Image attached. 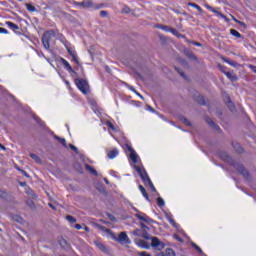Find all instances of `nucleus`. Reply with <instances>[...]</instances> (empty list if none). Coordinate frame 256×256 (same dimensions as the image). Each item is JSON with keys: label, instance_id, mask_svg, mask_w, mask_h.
<instances>
[{"label": "nucleus", "instance_id": "obj_1", "mask_svg": "<svg viewBox=\"0 0 256 256\" xmlns=\"http://www.w3.org/2000/svg\"><path fill=\"white\" fill-rule=\"evenodd\" d=\"M134 170H136L138 175H140L143 184L147 187H150L151 191L156 193L157 189L155 188L153 182H151L148 172H146L145 168L143 166L134 165Z\"/></svg>", "mask_w": 256, "mask_h": 256}, {"label": "nucleus", "instance_id": "obj_2", "mask_svg": "<svg viewBox=\"0 0 256 256\" xmlns=\"http://www.w3.org/2000/svg\"><path fill=\"white\" fill-rule=\"evenodd\" d=\"M220 158L221 160H224L226 163H230L232 166H234V168L236 170H238V172L244 176L245 179H248L249 177V172L243 167L242 164H239V163H233V160L231 159V157L226 154L225 152H222L220 154Z\"/></svg>", "mask_w": 256, "mask_h": 256}, {"label": "nucleus", "instance_id": "obj_3", "mask_svg": "<svg viewBox=\"0 0 256 256\" xmlns=\"http://www.w3.org/2000/svg\"><path fill=\"white\" fill-rule=\"evenodd\" d=\"M105 232H107V234H109V236H110V238H112V240L117 241L121 245H130L131 244V239L129 238V236L126 234L125 231H122L121 233H119L118 236H116V234L113 233L110 229H105Z\"/></svg>", "mask_w": 256, "mask_h": 256}, {"label": "nucleus", "instance_id": "obj_4", "mask_svg": "<svg viewBox=\"0 0 256 256\" xmlns=\"http://www.w3.org/2000/svg\"><path fill=\"white\" fill-rule=\"evenodd\" d=\"M60 35L62 34H57L55 30H48L47 32H44L42 36V43H43L44 49L46 50L50 49V41L52 40V38H55L56 36H58V39L61 40Z\"/></svg>", "mask_w": 256, "mask_h": 256}, {"label": "nucleus", "instance_id": "obj_5", "mask_svg": "<svg viewBox=\"0 0 256 256\" xmlns=\"http://www.w3.org/2000/svg\"><path fill=\"white\" fill-rule=\"evenodd\" d=\"M60 39H61V42L63 43V45H65L68 54H70V56L72 57V61H74L75 64H79L77 52H75L74 50H71L69 48L68 40L65 39L64 35H60Z\"/></svg>", "mask_w": 256, "mask_h": 256}, {"label": "nucleus", "instance_id": "obj_6", "mask_svg": "<svg viewBox=\"0 0 256 256\" xmlns=\"http://www.w3.org/2000/svg\"><path fill=\"white\" fill-rule=\"evenodd\" d=\"M75 84L82 94L87 95L89 93V83L87 80L76 79Z\"/></svg>", "mask_w": 256, "mask_h": 256}, {"label": "nucleus", "instance_id": "obj_7", "mask_svg": "<svg viewBox=\"0 0 256 256\" xmlns=\"http://www.w3.org/2000/svg\"><path fill=\"white\" fill-rule=\"evenodd\" d=\"M134 236L142 237L145 240H150V234L145 229H136L132 232Z\"/></svg>", "mask_w": 256, "mask_h": 256}, {"label": "nucleus", "instance_id": "obj_8", "mask_svg": "<svg viewBox=\"0 0 256 256\" xmlns=\"http://www.w3.org/2000/svg\"><path fill=\"white\" fill-rule=\"evenodd\" d=\"M134 216L143 223H153V220L143 212H138Z\"/></svg>", "mask_w": 256, "mask_h": 256}, {"label": "nucleus", "instance_id": "obj_9", "mask_svg": "<svg viewBox=\"0 0 256 256\" xmlns=\"http://www.w3.org/2000/svg\"><path fill=\"white\" fill-rule=\"evenodd\" d=\"M76 5L83 9H92L94 4L91 0H84L82 2H76Z\"/></svg>", "mask_w": 256, "mask_h": 256}, {"label": "nucleus", "instance_id": "obj_10", "mask_svg": "<svg viewBox=\"0 0 256 256\" xmlns=\"http://www.w3.org/2000/svg\"><path fill=\"white\" fill-rule=\"evenodd\" d=\"M150 240L152 241L151 247L154 249H162V242L157 237H150Z\"/></svg>", "mask_w": 256, "mask_h": 256}, {"label": "nucleus", "instance_id": "obj_11", "mask_svg": "<svg viewBox=\"0 0 256 256\" xmlns=\"http://www.w3.org/2000/svg\"><path fill=\"white\" fill-rule=\"evenodd\" d=\"M166 220L170 223L171 226H173L175 229H179V224L176 223V221L173 219V215L171 213L165 214Z\"/></svg>", "mask_w": 256, "mask_h": 256}, {"label": "nucleus", "instance_id": "obj_12", "mask_svg": "<svg viewBox=\"0 0 256 256\" xmlns=\"http://www.w3.org/2000/svg\"><path fill=\"white\" fill-rule=\"evenodd\" d=\"M134 242L141 249H150V245H149V243L147 241H144L142 239H136V240H134Z\"/></svg>", "mask_w": 256, "mask_h": 256}, {"label": "nucleus", "instance_id": "obj_13", "mask_svg": "<svg viewBox=\"0 0 256 256\" xmlns=\"http://www.w3.org/2000/svg\"><path fill=\"white\" fill-rule=\"evenodd\" d=\"M61 63L63 65V67H65L66 71H68V73H72L74 75L77 74V72L74 71V69L71 67V65L69 64L68 61H66L64 58H61Z\"/></svg>", "mask_w": 256, "mask_h": 256}, {"label": "nucleus", "instance_id": "obj_14", "mask_svg": "<svg viewBox=\"0 0 256 256\" xmlns=\"http://www.w3.org/2000/svg\"><path fill=\"white\" fill-rule=\"evenodd\" d=\"M96 248H98L100 251H102L103 253H106L108 254L109 253V250L106 246H104V244L102 242H94Z\"/></svg>", "mask_w": 256, "mask_h": 256}, {"label": "nucleus", "instance_id": "obj_15", "mask_svg": "<svg viewBox=\"0 0 256 256\" xmlns=\"http://www.w3.org/2000/svg\"><path fill=\"white\" fill-rule=\"evenodd\" d=\"M128 151L131 152L130 158L133 163H138L139 162V155L136 154L135 150L128 148Z\"/></svg>", "mask_w": 256, "mask_h": 256}, {"label": "nucleus", "instance_id": "obj_16", "mask_svg": "<svg viewBox=\"0 0 256 256\" xmlns=\"http://www.w3.org/2000/svg\"><path fill=\"white\" fill-rule=\"evenodd\" d=\"M118 153L117 148H113V150L108 151L107 156L110 160H113L118 156Z\"/></svg>", "mask_w": 256, "mask_h": 256}, {"label": "nucleus", "instance_id": "obj_17", "mask_svg": "<svg viewBox=\"0 0 256 256\" xmlns=\"http://www.w3.org/2000/svg\"><path fill=\"white\" fill-rule=\"evenodd\" d=\"M227 79H230L231 82H237L238 76L234 74V72H225Z\"/></svg>", "mask_w": 256, "mask_h": 256}, {"label": "nucleus", "instance_id": "obj_18", "mask_svg": "<svg viewBox=\"0 0 256 256\" xmlns=\"http://www.w3.org/2000/svg\"><path fill=\"white\" fill-rule=\"evenodd\" d=\"M85 169L88 171L91 175L98 176V172L89 164H85Z\"/></svg>", "mask_w": 256, "mask_h": 256}, {"label": "nucleus", "instance_id": "obj_19", "mask_svg": "<svg viewBox=\"0 0 256 256\" xmlns=\"http://www.w3.org/2000/svg\"><path fill=\"white\" fill-rule=\"evenodd\" d=\"M6 26L9 27L10 30H13V31H18L19 30V26L17 24H14L13 22H6Z\"/></svg>", "mask_w": 256, "mask_h": 256}, {"label": "nucleus", "instance_id": "obj_20", "mask_svg": "<svg viewBox=\"0 0 256 256\" xmlns=\"http://www.w3.org/2000/svg\"><path fill=\"white\" fill-rule=\"evenodd\" d=\"M138 189H140L142 196L145 197L146 201H149V195L146 192L145 188L143 185L138 186Z\"/></svg>", "mask_w": 256, "mask_h": 256}, {"label": "nucleus", "instance_id": "obj_21", "mask_svg": "<svg viewBox=\"0 0 256 256\" xmlns=\"http://www.w3.org/2000/svg\"><path fill=\"white\" fill-rule=\"evenodd\" d=\"M188 6L196 9L199 13H202V8L200 6H198L196 3H193V2H189L188 3Z\"/></svg>", "mask_w": 256, "mask_h": 256}, {"label": "nucleus", "instance_id": "obj_22", "mask_svg": "<svg viewBox=\"0 0 256 256\" xmlns=\"http://www.w3.org/2000/svg\"><path fill=\"white\" fill-rule=\"evenodd\" d=\"M54 139H56L58 142H60L62 145H63V147H67L66 146V140H65V138H60L59 136H57V135H54Z\"/></svg>", "mask_w": 256, "mask_h": 256}, {"label": "nucleus", "instance_id": "obj_23", "mask_svg": "<svg viewBox=\"0 0 256 256\" xmlns=\"http://www.w3.org/2000/svg\"><path fill=\"white\" fill-rule=\"evenodd\" d=\"M211 12L215 13L217 17L225 19L226 21H228V18L221 12L216 11V10H211Z\"/></svg>", "mask_w": 256, "mask_h": 256}, {"label": "nucleus", "instance_id": "obj_24", "mask_svg": "<svg viewBox=\"0 0 256 256\" xmlns=\"http://www.w3.org/2000/svg\"><path fill=\"white\" fill-rule=\"evenodd\" d=\"M230 33L232 36L236 37V38H242V35L235 29H231Z\"/></svg>", "mask_w": 256, "mask_h": 256}, {"label": "nucleus", "instance_id": "obj_25", "mask_svg": "<svg viewBox=\"0 0 256 256\" xmlns=\"http://www.w3.org/2000/svg\"><path fill=\"white\" fill-rule=\"evenodd\" d=\"M30 158H32L35 163H41V159L39 156H37L36 154H30Z\"/></svg>", "mask_w": 256, "mask_h": 256}, {"label": "nucleus", "instance_id": "obj_26", "mask_svg": "<svg viewBox=\"0 0 256 256\" xmlns=\"http://www.w3.org/2000/svg\"><path fill=\"white\" fill-rule=\"evenodd\" d=\"M157 206H159L160 208H163L165 206L163 198H157Z\"/></svg>", "mask_w": 256, "mask_h": 256}, {"label": "nucleus", "instance_id": "obj_27", "mask_svg": "<svg viewBox=\"0 0 256 256\" xmlns=\"http://www.w3.org/2000/svg\"><path fill=\"white\" fill-rule=\"evenodd\" d=\"M224 61L228 63L231 67H237L238 63L236 61H229L228 59L224 58Z\"/></svg>", "mask_w": 256, "mask_h": 256}, {"label": "nucleus", "instance_id": "obj_28", "mask_svg": "<svg viewBox=\"0 0 256 256\" xmlns=\"http://www.w3.org/2000/svg\"><path fill=\"white\" fill-rule=\"evenodd\" d=\"M66 220L70 223H77V219H75V217L67 215L66 216Z\"/></svg>", "mask_w": 256, "mask_h": 256}, {"label": "nucleus", "instance_id": "obj_29", "mask_svg": "<svg viewBox=\"0 0 256 256\" xmlns=\"http://www.w3.org/2000/svg\"><path fill=\"white\" fill-rule=\"evenodd\" d=\"M234 149H235L236 152H238V153H243V148H242V146H240L238 143H236V144L234 145Z\"/></svg>", "mask_w": 256, "mask_h": 256}, {"label": "nucleus", "instance_id": "obj_30", "mask_svg": "<svg viewBox=\"0 0 256 256\" xmlns=\"http://www.w3.org/2000/svg\"><path fill=\"white\" fill-rule=\"evenodd\" d=\"M192 247L196 249L199 254H202V256H206L205 254H203L201 248L197 246L195 243H192Z\"/></svg>", "mask_w": 256, "mask_h": 256}, {"label": "nucleus", "instance_id": "obj_31", "mask_svg": "<svg viewBox=\"0 0 256 256\" xmlns=\"http://www.w3.org/2000/svg\"><path fill=\"white\" fill-rule=\"evenodd\" d=\"M227 107L230 108L231 112L234 111V105L233 102H231L230 98H227Z\"/></svg>", "mask_w": 256, "mask_h": 256}, {"label": "nucleus", "instance_id": "obj_32", "mask_svg": "<svg viewBox=\"0 0 256 256\" xmlns=\"http://www.w3.org/2000/svg\"><path fill=\"white\" fill-rule=\"evenodd\" d=\"M26 9H27L29 12H36L35 6H32L31 4H26Z\"/></svg>", "mask_w": 256, "mask_h": 256}, {"label": "nucleus", "instance_id": "obj_33", "mask_svg": "<svg viewBox=\"0 0 256 256\" xmlns=\"http://www.w3.org/2000/svg\"><path fill=\"white\" fill-rule=\"evenodd\" d=\"M60 245L63 249H65L66 247H68V242H66L65 239H61L60 240Z\"/></svg>", "mask_w": 256, "mask_h": 256}, {"label": "nucleus", "instance_id": "obj_34", "mask_svg": "<svg viewBox=\"0 0 256 256\" xmlns=\"http://www.w3.org/2000/svg\"><path fill=\"white\" fill-rule=\"evenodd\" d=\"M183 123H184V125H186V126H191V122L189 121V120H187V118H185V117H182V119H180Z\"/></svg>", "mask_w": 256, "mask_h": 256}, {"label": "nucleus", "instance_id": "obj_35", "mask_svg": "<svg viewBox=\"0 0 256 256\" xmlns=\"http://www.w3.org/2000/svg\"><path fill=\"white\" fill-rule=\"evenodd\" d=\"M171 27H169V26H167V25H164L163 27H161V30L162 31H165V32H167V33H169L170 31H171Z\"/></svg>", "mask_w": 256, "mask_h": 256}, {"label": "nucleus", "instance_id": "obj_36", "mask_svg": "<svg viewBox=\"0 0 256 256\" xmlns=\"http://www.w3.org/2000/svg\"><path fill=\"white\" fill-rule=\"evenodd\" d=\"M207 123H208V125H210L211 127L217 129L216 124H215L214 121H212L211 119H208V120H207Z\"/></svg>", "mask_w": 256, "mask_h": 256}, {"label": "nucleus", "instance_id": "obj_37", "mask_svg": "<svg viewBox=\"0 0 256 256\" xmlns=\"http://www.w3.org/2000/svg\"><path fill=\"white\" fill-rule=\"evenodd\" d=\"M108 219L110 220V221H112V222H116L117 220H116V217L114 216V215H112V214H108Z\"/></svg>", "mask_w": 256, "mask_h": 256}, {"label": "nucleus", "instance_id": "obj_38", "mask_svg": "<svg viewBox=\"0 0 256 256\" xmlns=\"http://www.w3.org/2000/svg\"><path fill=\"white\" fill-rule=\"evenodd\" d=\"M169 33H171V34H173V35H175V36H178V35H179V32H178L176 29H174V28H172V29L169 31Z\"/></svg>", "mask_w": 256, "mask_h": 256}, {"label": "nucleus", "instance_id": "obj_39", "mask_svg": "<svg viewBox=\"0 0 256 256\" xmlns=\"http://www.w3.org/2000/svg\"><path fill=\"white\" fill-rule=\"evenodd\" d=\"M175 70L178 71V74H179L180 76H182L183 78L186 77V76H185V72H182L181 69L175 68Z\"/></svg>", "mask_w": 256, "mask_h": 256}, {"label": "nucleus", "instance_id": "obj_40", "mask_svg": "<svg viewBox=\"0 0 256 256\" xmlns=\"http://www.w3.org/2000/svg\"><path fill=\"white\" fill-rule=\"evenodd\" d=\"M69 147H70V149H71L72 151L78 153V148H77V146H74V145L70 144Z\"/></svg>", "mask_w": 256, "mask_h": 256}, {"label": "nucleus", "instance_id": "obj_41", "mask_svg": "<svg viewBox=\"0 0 256 256\" xmlns=\"http://www.w3.org/2000/svg\"><path fill=\"white\" fill-rule=\"evenodd\" d=\"M107 126H108L110 129H112V131H115V126H114L110 121L107 122Z\"/></svg>", "mask_w": 256, "mask_h": 256}, {"label": "nucleus", "instance_id": "obj_42", "mask_svg": "<svg viewBox=\"0 0 256 256\" xmlns=\"http://www.w3.org/2000/svg\"><path fill=\"white\" fill-rule=\"evenodd\" d=\"M174 239H175L176 241H179V242H182V241H183L182 238H181L180 236H178L177 234H174Z\"/></svg>", "mask_w": 256, "mask_h": 256}, {"label": "nucleus", "instance_id": "obj_43", "mask_svg": "<svg viewBox=\"0 0 256 256\" xmlns=\"http://www.w3.org/2000/svg\"><path fill=\"white\" fill-rule=\"evenodd\" d=\"M122 12H123L124 14H127V13L130 12V8H129V7H124L123 10H122Z\"/></svg>", "mask_w": 256, "mask_h": 256}, {"label": "nucleus", "instance_id": "obj_44", "mask_svg": "<svg viewBox=\"0 0 256 256\" xmlns=\"http://www.w3.org/2000/svg\"><path fill=\"white\" fill-rule=\"evenodd\" d=\"M0 34H8V30L5 28H0Z\"/></svg>", "mask_w": 256, "mask_h": 256}, {"label": "nucleus", "instance_id": "obj_45", "mask_svg": "<svg viewBox=\"0 0 256 256\" xmlns=\"http://www.w3.org/2000/svg\"><path fill=\"white\" fill-rule=\"evenodd\" d=\"M138 256H151V255L147 252H140L138 253Z\"/></svg>", "mask_w": 256, "mask_h": 256}, {"label": "nucleus", "instance_id": "obj_46", "mask_svg": "<svg viewBox=\"0 0 256 256\" xmlns=\"http://www.w3.org/2000/svg\"><path fill=\"white\" fill-rule=\"evenodd\" d=\"M249 68L251 69V71H253L256 74V66L250 64Z\"/></svg>", "mask_w": 256, "mask_h": 256}, {"label": "nucleus", "instance_id": "obj_47", "mask_svg": "<svg viewBox=\"0 0 256 256\" xmlns=\"http://www.w3.org/2000/svg\"><path fill=\"white\" fill-rule=\"evenodd\" d=\"M107 15H108L107 11H104V10L100 11V16L106 17Z\"/></svg>", "mask_w": 256, "mask_h": 256}, {"label": "nucleus", "instance_id": "obj_48", "mask_svg": "<svg viewBox=\"0 0 256 256\" xmlns=\"http://www.w3.org/2000/svg\"><path fill=\"white\" fill-rule=\"evenodd\" d=\"M146 108H147V111H150V112H155V110L153 109V107H151V106H149V105H147L146 106Z\"/></svg>", "mask_w": 256, "mask_h": 256}, {"label": "nucleus", "instance_id": "obj_49", "mask_svg": "<svg viewBox=\"0 0 256 256\" xmlns=\"http://www.w3.org/2000/svg\"><path fill=\"white\" fill-rule=\"evenodd\" d=\"M140 230H149V228L145 224H141V229Z\"/></svg>", "mask_w": 256, "mask_h": 256}, {"label": "nucleus", "instance_id": "obj_50", "mask_svg": "<svg viewBox=\"0 0 256 256\" xmlns=\"http://www.w3.org/2000/svg\"><path fill=\"white\" fill-rule=\"evenodd\" d=\"M226 70V68L225 67H223V66H220V71L222 72V73H228L227 71H225Z\"/></svg>", "mask_w": 256, "mask_h": 256}, {"label": "nucleus", "instance_id": "obj_51", "mask_svg": "<svg viewBox=\"0 0 256 256\" xmlns=\"http://www.w3.org/2000/svg\"><path fill=\"white\" fill-rule=\"evenodd\" d=\"M193 45L197 46V47H201L202 44L200 42H192Z\"/></svg>", "mask_w": 256, "mask_h": 256}, {"label": "nucleus", "instance_id": "obj_52", "mask_svg": "<svg viewBox=\"0 0 256 256\" xmlns=\"http://www.w3.org/2000/svg\"><path fill=\"white\" fill-rule=\"evenodd\" d=\"M75 229H76V230H81V229H82V227H81V225H80V224H76V225H75Z\"/></svg>", "mask_w": 256, "mask_h": 256}, {"label": "nucleus", "instance_id": "obj_53", "mask_svg": "<svg viewBox=\"0 0 256 256\" xmlns=\"http://www.w3.org/2000/svg\"><path fill=\"white\" fill-rule=\"evenodd\" d=\"M164 26L165 25L159 24V25L156 26V28L162 30V27H164Z\"/></svg>", "mask_w": 256, "mask_h": 256}, {"label": "nucleus", "instance_id": "obj_54", "mask_svg": "<svg viewBox=\"0 0 256 256\" xmlns=\"http://www.w3.org/2000/svg\"><path fill=\"white\" fill-rule=\"evenodd\" d=\"M19 171L22 172V174H23L24 176L28 177L26 171H23V170H21V169H19Z\"/></svg>", "mask_w": 256, "mask_h": 256}, {"label": "nucleus", "instance_id": "obj_55", "mask_svg": "<svg viewBox=\"0 0 256 256\" xmlns=\"http://www.w3.org/2000/svg\"><path fill=\"white\" fill-rule=\"evenodd\" d=\"M49 208H52L53 210H55V206L52 204H48Z\"/></svg>", "mask_w": 256, "mask_h": 256}, {"label": "nucleus", "instance_id": "obj_56", "mask_svg": "<svg viewBox=\"0 0 256 256\" xmlns=\"http://www.w3.org/2000/svg\"><path fill=\"white\" fill-rule=\"evenodd\" d=\"M136 94L138 95V97H140L142 100H144L143 95H141V94H139V93H137V92H136Z\"/></svg>", "mask_w": 256, "mask_h": 256}, {"label": "nucleus", "instance_id": "obj_57", "mask_svg": "<svg viewBox=\"0 0 256 256\" xmlns=\"http://www.w3.org/2000/svg\"><path fill=\"white\" fill-rule=\"evenodd\" d=\"M0 150H5V146L0 144Z\"/></svg>", "mask_w": 256, "mask_h": 256}, {"label": "nucleus", "instance_id": "obj_58", "mask_svg": "<svg viewBox=\"0 0 256 256\" xmlns=\"http://www.w3.org/2000/svg\"><path fill=\"white\" fill-rule=\"evenodd\" d=\"M132 209H133V211H136V212H137V214H138V213H141V212H139V210H138V209H136L135 207H133Z\"/></svg>", "mask_w": 256, "mask_h": 256}, {"label": "nucleus", "instance_id": "obj_59", "mask_svg": "<svg viewBox=\"0 0 256 256\" xmlns=\"http://www.w3.org/2000/svg\"><path fill=\"white\" fill-rule=\"evenodd\" d=\"M130 90H131L132 92H135V93H136V90H135L134 87H130Z\"/></svg>", "mask_w": 256, "mask_h": 256}, {"label": "nucleus", "instance_id": "obj_60", "mask_svg": "<svg viewBox=\"0 0 256 256\" xmlns=\"http://www.w3.org/2000/svg\"><path fill=\"white\" fill-rule=\"evenodd\" d=\"M84 230H85L86 232H89V228H88L87 226H85Z\"/></svg>", "mask_w": 256, "mask_h": 256}, {"label": "nucleus", "instance_id": "obj_61", "mask_svg": "<svg viewBox=\"0 0 256 256\" xmlns=\"http://www.w3.org/2000/svg\"><path fill=\"white\" fill-rule=\"evenodd\" d=\"M201 99H202L201 105H205V101L203 100V97H201Z\"/></svg>", "mask_w": 256, "mask_h": 256}, {"label": "nucleus", "instance_id": "obj_62", "mask_svg": "<svg viewBox=\"0 0 256 256\" xmlns=\"http://www.w3.org/2000/svg\"><path fill=\"white\" fill-rule=\"evenodd\" d=\"M28 205L33 207V202H28Z\"/></svg>", "mask_w": 256, "mask_h": 256}, {"label": "nucleus", "instance_id": "obj_63", "mask_svg": "<svg viewBox=\"0 0 256 256\" xmlns=\"http://www.w3.org/2000/svg\"><path fill=\"white\" fill-rule=\"evenodd\" d=\"M207 9H209L210 11L214 10L211 6H207Z\"/></svg>", "mask_w": 256, "mask_h": 256}, {"label": "nucleus", "instance_id": "obj_64", "mask_svg": "<svg viewBox=\"0 0 256 256\" xmlns=\"http://www.w3.org/2000/svg\"><path fill=\"white\" fill-rule=\"evenodd\" d=\"M104 182H105V183H107V184H109V182H108V180H107V179H104Z\"/></svg>", "mask_w": 256, "mask_h": 256}]
</instances>
